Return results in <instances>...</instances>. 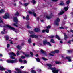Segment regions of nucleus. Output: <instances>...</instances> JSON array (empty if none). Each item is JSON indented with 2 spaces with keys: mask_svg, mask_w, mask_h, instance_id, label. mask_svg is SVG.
<instances>
[{
  "mask_svg": "<svg viewBox=\"0 0 73 73\" xmlns=\"http://www.w3.org/2000/svg\"><path fill=\"white\" fill-rule=\"evenodd\" d=\"M37 61H38V62H40V59H39V58H36Z\"/></svg>",
  "mask_w": 73,
  "mask_h": 73,
  "instance_id": "393cba45",
  "label": "nucleus"
},
{
  "mask_svg": "<svg viewBox=\"0 0 73 73\" xmlns=\"http://www.w3.org/2000/svg\"><path fill=\"white\" fill-rule=\"evenodd\" d=\"M34 31L35 32H40V29H38V28H35L34 29Z\"/></svg>",
  "mask_w": 73,
  "mask_h": 73,
  "instance_id": "9b49d317",
  "label": "nucleus"
},
{
  "mask_svg": "<svg viewBox=\"0 0 73 73\" xmlns=\"http://www.w3.org/2000/svg\"><path fill=\"white\" fill-rule=\"evenodd\" d=\"M55 64H61V62L59 61H56L55 62Z\"/></svg>",
  "mask_w": 73,
  "mask_h": 73,
  "instance_id": "bb28decb",
  "label": "nucleus"
},
{
  "mask_svg": "<svg viewBox=\"0 0 73 73\" xmlns=\"http://www.w3.org/2000/svg\"><path fill=\"white\" fill-rule=\"evenodd\" d=\"M29 4V3H25L24 4V5L25 6H27V5H28Z\"/></svg>",
  "mask_w": 73,
  "mask_h": 73,
  "instance_id": "f704fd0d",
  "label": "nucleus"
},
{
  "mask_svg": "<svg viewBox=\"0 0 73 73\" xmlns=\"http://www.w3.org/2000/svg\"><path fill=\"white\" fill-rule=\"evenodd\" d=\"M19 61L20 62H23V60L21 59H19Z\"/></svg>",
  "mask_w": 73,
  "mask_h": 73,
  "instance_id": "a19ab883",
  "label": "nucleus"
},
{
  "mask_svg": "<svg viewBox=\"0 0 73 73\" xmlns=\"http://www.w3.org/2000/svg\"><path fill=\"white\" fill-rule=\"evenodd\" d=\"M5 11L4 9H1L0 10V13H2L4 12Z\"/></svg>",
  "mask_w": 73,
  "mask_h": 73,
  "instance_id": "4be33fe9",
  "label": "nucleus"
},
{
  "mask_svg": "<svg viewBox=\"0 0 73 73\" xmlns=\"http://www.w3.org/2000/svg\"><path fill=\"white\" fill-rule=\"evenodd\" d=\"M25 56L26 57H29L30 56L29 54H25Z\"/></svg>",
  "mask_w": 73,
  "mask_h": 73,
  "instance_id": "79ce46f5",
  "label": "nucleus"
},
{
  "mask_svg": "<svg viewBox=\"0 0 73 73\" xmlns=\"http://www.w3.org/2000/svg\"><path fill=\"white\" fill-rule=\"evenodd\" d=\"M14 6H16V3H14Z\"/></svg>",
  "mask_w": 73,
  "mask_h": 73,
  "instance_id": "0e129e2a",
  "label": "nucleus"
},
{
  "mask_svg": "<svg viewBox=\"0 0 73 73\" xmlns=\"http://www.w3.org/2000/svg\"><path fill=\"white\" fill-rule=\"evenodd\" d=\"M1 33L2 34H5V33H4V32H3V31L1 32Z\"/></svg>",
  "mask_w": 73,
  "mask_h": 73,
  "instance_id": "6e6d98bb",
  "label": "nucleus"
},
{
  "mask_svg": "<svg viewBox=\"0 0 73 73\" xmlns=\"http://www.w3.org/2000/svg\"><path fill=\"white\" fill-rule=\"evenodd\" d=\"M47 65L48 67V69H50L52 71L53 73H58V72L60 71V70L57 69L56 68H52V65L51 64H47Z\"/></svg>",
  "mask_w": 73,
  "mask_h": 73,
  "instance_id": "f03ea898",
  "label": "nucleus"
},
{
  "mask_svg": "<svg viewBox=\"0 0 73 73\" xmlns=\"http://www.w3.org/2000/svg\"><path fill=\"white\" fill-rule=\"evenodd\" d=\"M19 15V13L18 12H17L14 15V16H18Z\"/></svg>",
  "mask_w": 73,
  "mask_h": 73,
  "instance_id": "aec40b11",
  "label": "nucleus"
},
{
  "mask_svg": "<svg viewBox=\"0 0 73 73\" xmlns=\"http://www.w3.org/2000/svg\"><path fill=\"white\" fill-rule=\"evenodd\" d=\"M7 63H11L12 64H13V63L17 62V59H16L15 60H7Z\"/></svg>",
  "mask_w": 73,
  "mask_h": 73,
  "instance_id": "20e7f679",
  "label": "nucleus"
},
{
  "mask_svg": "<svg viewBox=\"0 0 73 73\" xmlns=\"http://www.w3.org/2000/svg\"><path fill=\"white\" fill-rule=\"evenodd\" d=\"M3 56V55L1 54H0V56L2 57Z\"/></svg>",
  "mask_w": 73,
  "mask_h": 73,
  "instance_id": "e2e57ef3",
  "label": "nucleus"
},
{
  "mask_svg": "<svg viewBox=\"0 0 73 73\" xmlns=\"http://www.w3.org/2000/svg\"><path fill=\"white\" fill-rule=\"evenodd\" d=\"M50 27H51V26H48L47 27V29L50 28Z\"/></svg>",
  "mask_w": 73,
  "mask_h": 73,
  "instance_id": "a18cd8bd",
  "label": "nucleus"
},
{
  "mask_svg": "<svg viewBox=\"0 0 73 73\" xmlns=\"http://www.w3.org/2000/svg\"><path fill=\"white\" fill-rule=\"evenodd\" d=\"M50 42L52 43H54L55 42L54 41V40L53 39H51L50 40Z\"/></svg>",
  "mask_w": 73,
  "mask_h": 73,
  "instance_id": "a878e982",
  "label": "nucleus"
},
{
  "mask_svg": "<svg viewBox=\"0 0 73 73\" xmlns=\"http://www.w3.org/2000/svg\"><path fill=\"white\" fill-rule=\"evenodd\" d=\"M60 5H64V3L62 2L60 3Z\"/></svg>",
  "mask_w": 73,
  "mask_h": 73,
  "instance_id": "e433bc0d",
  "label": "nucleus"
},
{
  "mask_svg": "<svg viewBox=\"0 0 73 73\" xmlns=\"http://www.w3.org/2000/svg\"><path fill=\"white\" fill-rule=\"evenodd\" d=\"M64 9L65 11H66L68 9V7H64Z\"/></svg>",
  "mask_w": 73,
  "mask_h": 73,
  "instance_id": "cd10ccee",
  "label": "nucleus"
},
{
  "mask_svg": "<svg viewBox=\"0 0 73 73\" xmlns=\"http://www.w3.org/2000/svg\"><path fill=\"white\" fill-rule=\"evenodd\" d=\"M49 55H50V56H54V55H53L52 54H49Z\"/></svg>",
  "mask_w": 73,
  "mask_h": 73,
  "instance_id": "4d7b16f0",
  "label": "nucleus"
},
{
  "mask_svg": "<svg viewBox=\"0 0 73 73\" xmlns=\"http://www.w3.org/2000/svg\"><path fill=\"white\" fill-rule=\"evenodd\" d=\"M1 5H2V6H3V5H3V4L2 3V2H1L0 3V6Z\"/></svg>",
  "mask_w": 73,
  "mask_h": 73,
  "instance_id": "09e8293b",
  "label": "nucleus"
},
{
  "mask_svg": "<svg viewBox=\"0 0 73 73\" xmlns=\"http://www.w3.org/2000/svg\"><path fill=\"white\" fill-rule=\"evenodd\" d=\"M7 71L9 73H11V71L10 70H8Z\"/></svg>",
  "mask_w": 73,
  "mask_h": 73,
  "instance_id": "3c124183",
  "label": "nucleus"
},
{
  "mask_svg": "<svg viewBox=\"0 0 73 73\" xmlns=\"http://www.w3.org/2000/svg\"><path fill=\"white\" fill-rule=\"evenodd\" d=\"M54 37V36L52 35L50 37L51 38H53Z\"/></svg>",
  "mask_w": 73,
  "mask_h": 73,
  "instance_id": "864d4df0",
  "label": "nucleus"
},
{
  "mask_svg": "<svg viewBox=\"0 0 73 73\" xmlns=\"http://www.w3.org/2000/svg\"><path fill=\"white\" fill-rule=\"evenodd\" d=\"M26 19L27 20H29V16H28V15L26 17Z\"/></svg>",
  "mask_w": 73,
  "mask_h": 73,
  "instance_id": "c756f323",
  "label": "nucleus"
},
{
  "mask_svg": "<svg viewBox=\"0 0 73 73\" xmlns=\"http://www.w3.org/2000/svg\"><path fill=\"white\" fill-rule=\"evenodd\" d=\"M27 62L26 60H24V62L23 64H27Z\"/></svg>",
  "mask_w": 73,
  "mask_h": 73,
  "instance_id": "ea45409f",
  "label": "nucleus"
},
{
  "mask_svg": "<svg viewBox=\"0 0 73 73\" xmlns=\"http://www.w3.org/2000/svg\"><path fill=\"white\" fill-rule=\"evenodd\" d=\"M5 68L3 67L0 66V70L3 71V70H5Z\"/></svg>",
  "mask_w": 73,
  "mask_h": 73,
  "instance_id": "2eb2a0df",
  "label": "nucleus"
},
{
  "mask_svg": "<svg viewBox=\"0 0 73 73\" xmlns=\"http://www.w3.org/2000/svg\"><path fill=\"white\" fill-rule=\"evenodd\" d=\"M72 51L73 50H68V53H71V52H72Z\"/></svg>",
  "mask_w": 73,
  "mask_h": 73,
  "instance_id": "58836bf2",
  "label": "nucleus"
},
{
  "mask_svg": "<svg viewBox=\"0 0 73 73\" xmlns=\"http://www.w3.org/2000/svg\"><path fill=\"white\" fill-rule=\"evenodd\" d=\"M38 71H39V72H41V69L38 70Z\"/></svg>",
  "mask_w": 73,
  "mask_h": 73,
  "instance_id": "052dcab7",
  "label": "nucleus"
},
{
  "mask_svg": "<svg viewBox=\"0 0 73 73\" xmlns=\"http://www.w3.org/2000/svg\"><path fill=\"white\" fill-rule=\"evenodd\" d=\"M32 2L33 4H36V1L34 0H33Z\"/></svg>",
  "mask_w": 73,
  "mask_h": 73,
  "instance_id": "c85d7f7f",
  "label": "nucleus"
},
{
  "mask_svg": "<svg viewBox=\"0 0 73 73\" xmlns=\"http://www.w3.org/2000/svg\"><path fill=\"white\" fill-rule=\"evenodd\" d=\"M67 42L69 44H70V41H69Z\"/></svg>",
  "mask_w": 73,
  "mask_h": 73,
  "instance_id": "bf43d9fd",
  "label": "nucleus"
},
{
  "mask_svg": "<svg viewBox=\"0 0 73 73\" xmlns=\"http://www.w3.org/2000/svg\"><path fill=\"white\" fill-rule=\"evenodd\" d=\"M41 22H44V21L43 20H41Z\"/></svg>",
  "mask_w": 73,
  "mask_h": 73,
  "instance_id": "338daca9",
  "label": "nucleus"
},
{
  "mask_svg": "<svg viewBox=\"0 0 73 73\" xmlns=\"http://www.w3.org/2000/svg\"><path fill=\"white\" fill-rule=\"evenodd\" d=\"M20 68L21 69H23V68H24V66H21Z\"/></svg>",
  "mask_w": 73,
  "mask_h": 73,
  "instance_id": "de8ad7c7",
  "label": "nucleus"
},
{
  "mask_svg": "<svg viewBox=\"0 0 73 73\" xmlns=\"http://www.w3.org/2000/svg\"><path fill=\"white\" fill-rule=\"evenodd\" d=\"M59 52V50H55L54 51H52L51 52L52 54H55V53H58Z\"/></svg>",
  "mask_w": 73,
  "mask_h": 73,
  "instance_id": "ddd939ff",
  "label": "nucleus"
},
{
  "mask_svg": "<svg viewBox=\"0 0 73 73\" xmlns=\"http://www.w3.org/2000/svg\"><path fill=\"white\" fill-rule=\"evenodd\" d=\"M64 13V11H61V12L58 14V15H62Z\"/></svg>",
  "mask_w": 73,
  "mask_h": 73,
  "instance_id": "5701e85b",
  "label": "nucleus"
},
{
  "mask_svg": "<svg viewBox=\"0 0 73 73\" xmlns=\"http://www.w3.org/2000/svg\"><path fill=\"white\" fill-rule=\"evenodd\" d=\"M16 54L17 56H19V55H20V53L19 51H18L16 53Z\"/></svg>",
  "mask_w": 73,
  "mask_h": 73,
  "instance_id": "4c0bfd02",
  "label": "nucleus"
},
{
  "mask_svg": "<svg viewBox=\"0 0 73 73\" xmlns=\"http://www.w3.org/2000/svg\"><path fill=\"white\" fill-rule=\"evenodd\" d=\"M60 29H64V27H59Z\"/></svg>",
  "mask_w": 73,
  "mask_h": 73,
  "instance_id": "13d9d810",
  "label": "nucleus"
},
{
  "mask_svg": "<svg viewBox=\"0 0 73 73\" xmlns=\"http://www.w3.org/2000/svg\"><path fill=\"white\" fill-rule=\"evenodd\" d=\"M15 70L16 71H17V73H22V72H21V71L20 70V69L18 68H15Z\"/></svg>",
  "mask_w": 73,
  "mask_h": 73,
  "instance_id": "4468645a",
  "label": "nucleus"
},
{
  "mask_svg": "<svg viewBox=\"0 0 73 73\" xmlns=\"http://www.w3.org/2000/svg\"><path fill=\"white\" fill-rule=\"evenodd\" d=\"M71 32H72L73 33V31L72 30H71L70 31Z\"/></svg>",
  "mask_w": 73,
  "mask_h": 73,
  "instance_id": "774afa93",
  "label": "nucleus"
},
{
  "mask_svg": "<svg viewBox=\"0 0 73 73\" xmlns=\"http://www.w3.org/2000/svg\"><path fill=\"white\" fill-rule=\"evenodd\" d=\"M60 19L59 18H57L54 23L56 25H59V22H60Z\"/></svg>",
  "mask_w": 73,
  "mask_h": 73,
  "instance_id": "423d86ee",
  "label": "nucleus"
},
{
  "mask_svg": "<svg viewBox=\"0 0 73 73\" xmlns=\"http://www.w3.org/2000/svg\"><path fill=\"white\" fill-rule=\"evenodd\" d=\"M65 59H67L68 60V61L69 62H70L71 61H72V60H71V59H70V57L67 56L66 58H64Z\"/></svg>",
  "mask_w": 73,
  "mask_h": 73,
  "instance_id": "f8f14e48",
  "label": "nucleus"
},
{
  "mask_svg": "<svg viewBox=\"0 0 73 73\" xmlns=\"http://www.w3.org/2000/svg\"><path fill=\"white\" fill-rule=\"evenodd\" d=\"M14 23H13L12 25L14 26H15L16 27H19L21 29H23V27H22V26L20 25H17L18 24V23H19V21H18V19L17 17H14Z\"/></svg>",
  "mask_w": 73,
  "mask_h": 73,
  "instance_id": "7ed1b4c3",
  "label": "nucleus"
},
{
  "mask_svg": "<svg viewBox=\"0 0 73 73\" xmlns=\"http://www.w3.org/2000/svg\"><path fill=\"white\" fill-rule=\"evenodd\" d=\"M49 30L48 29H47L46 30H44L42 31V32L43 33H44V32H46L47 33H49Z\"/></svg>",
  "mask_w": 73,
  "mask_h": 73,
  "instance_id": "dca6fc26",
  "label": "nucleus"
},
{
  "mask_svg": "<svg viewBox=\"0 0 73 73\" xmlns=\"http://www.w3.org/2000/svg\"><path fill=\"white\" fill-rule=\"evenodd\" d=\"M4 38L5 39H6V40H9V37L7 35L5 36Z\"/></svg>",
  "mask_w": 73,
  "mask_h": 73,
  "instance_id": "412c9836",
  "label": "nucleus"
},
{
  "mask_svg": "<svg viewBox=\"0 0 73 73\" xmlns=\"http://www.w3.org/2000/svg\"><path fill=\"white\" fill-rule=\"evenodd\" d=\"M17 47L18 49H21V47L19 46H17Z\"/></svg>",
  "mask_w": 73,
  "mask_h": 73,
  "instance_id": "7c9ffc66",
  "label": "nucleus"
},
{
  "mask_svg": "<svg viewBox=\"0 0 73 73\" xmlns=\"http://www.w3.org/2000/svg\"><path fill=\"white\" fill-rule=\"evenodd\" d=\"M9 46H10V45H9V44H7V48H9Z\"/></svg>",
  "mask_w": 73,
  "mask_h": 73,
  "instance_id": "8fccbe9b",
  "label": "nucleus"
},
{
  "mask_svg": "<svg viewBox=\"0 0 73 73\" xmlns=\"http://www.w3.org/2000/svg\"><path fill=\"white\" fill-rule=\"evenodd\" d=\"M9 15L8 13H6L5 14V16L3 17V18L4 19H8V18H9Z\"/></svg>",
  "mask_w": 73,
  "mask_h": 73,
  "instance_id": "6e6552de",
  "label": "nucleus"
},
{
  "mask_svg": "<svg viewBox=\"0 0 73 73\" xmlns=\"http://www.w3.org/2000/svg\"><path fill=\"white\" fill-rule=\"evenodd\" d=\"M30 37H32V38H38V36L34 34L31 35L30 36Z\"/></svg>",
  "mask_w": 73,
  "mask_h": 73,
  "instance_id": "9d476101",
  "label": "nucleus"
},
{
  "mask_svg": "<svg viewBox=\"0 0 73 73\" xmlns=\"http://www.w3.org/2000/svg\"><path fill=\"white\" fill-rule=\"evenodd\" d=\"M55 37L56 38L58 39V40H60V37H59V36H58L57 35H56V36Z\"/></svg>",
  "mask_w": 73,
  "mask_h": 73,
  "instance_id": "b1692460",
  "label": "nucleus"
},
{
  "mask_svg": "<svg viewBox=\"0 0 73 73\" xmlns=\"http://www.w3.org/2000/svg\"><path fill=\"white\" fill-rule=\"evenodd\" d=\"M46 44H47V45H49V46H52L51 44L49 42H47V41L45 40V41H43L44 45H46Z\"/></svg>",
  "mask_w": 73,
  "mask_h": 73,
  "instance_id": "0eeeda50",
  "label": "nucleus"
},
{
  "mask_svg": "<svg viewBox=\"0 0 73 73\" xmlns=\"http://www.w3.org/2000/svg\"><path fill=\"white\" fill-rule=\"evenodd\" d=\"M52 1H57L58 0H52Z\"/></svg>",
  "mask_w": 73,
  "mask_h": 73,
  "instance_id": "5fc2aeb1",
  "label": "nucleus"
},
{
  "mask_svg": "<svg viewBox=\"0 0 73 73\" xmlns=\"http://www.w3.org/2000/svg\"><path fill=\"white\" fill-rule=\"evenodd\" d=\"M29 22H27L26 24V27L27 28H31V27L29 26Z\"/></svg>",
  "mask_w": 73,
  "mask_h": 73,
  "instance_id": "a211bd4d",
  "label": "nucleus"
},
{
  "mask_svg": "<svg viewBox=\"0 0 73 73\" xmlns=\"http://www.w3.org/2000/svg\"><path fill=\"white\" fill-rule=\"evenodd\" d=\"M30 54L31 55V56H33V53L32 52H30Z\"/></svg>",
  "mask_w": 73,
  "mask_h": 73,
  "instance_id": "49530a36",
  "label": "nucleus"
},
{
  "mask_svg": "<svg viewBox=\"0 0 73 73\" xmlns=\"http://www.w3.org/2000/svg\"><path fill=\"white\" fill-rule=\"evenodd\" d=\"M41 53H44V51H43L42 49L41 50Z\"/></svg>",
  "mask_w": 73,
  "mask_h": 73,
  "instance_id": "c03bdc74",
  "label": "nucleus"
},
{
  "mask_svg": "<svg viewBox=\"0 0 73 73\" xmlns=\"http://www.w3.org/2000/svg\"><path fill=\"white\" fill-rule=\"evenodd\" d=\"M0 27H3L4 29V28L6 29V28H8L10 29L13 30V31H14L15 32H16V33L19 32V31L18 30L16 29L13 27L10 26L9 25H4V24L3 23V21H2V19L1 17H0Z\"/></svg>",
  "mask_w": 73,
  "mask_h": 73,
  "instance_id": "f257e3e1",
  "label": "nucleus"
},
{
  "mask_svg": "<svg viewBox=\"0 0 73 73\" xmlns=\"http://www.w3.org/2000/svg\"><path fill=\"white\" fill-rule=\"evenodd\" d=\"M65 18H64V19H66L67 18L66 16V15H65Z\"/></svg>",
  "mask_w": 73,
  "mask_h": 73,
  "instance_id": "680f3d73",
  "label": "nucleus"
},
{
  "mask_svg": "<svg viewBox=\"0 0 73 73\" xmlns=\"http://www.w3.org/2000/svg\"><path fill=\"white\" fill-rule=\"evenodd\" d=\"M28 42H29V43H31L32 42V40H31V39H29L28 40Z\"/></svg>",
  "mask_w": 73,
  "mask_h": 73,
  "instance_id": "473e14b6",
  "label": "nucleus"
},
{
  "mask_svg": "<svg viewBox=\"0 0 73 73\" xmlns=\"http://www.w3.org/2000/svg\"><path fill=\"white\" fill-rule=\"evenodd\" d=\"M52 14H51V15H50V16H46V18H47V19H50L52 17Z\"/></svg>",
  "mask_w": 73,
  "mask_h": 73,
  "instance_id": "6ab92c4d",
  "label": "nucleus"
},
{
  "mask_svg": "<svg viewBox=\"0 0 73 73\" xmlns=\"http://www.w3.org/2000/svg\"><path fill=\"white\" fill-rule=\"evenodd\" d=\"M21 58H22L23 59L24 58H25V56H22Z\"/></svg>",
  "mask_w": 73,
  "mask_h": 73,
  "instance_id": "603ef678",
  "label": "nucleus"
},
{
  "mask_svg": "<svg viewBox=\"0 0 73 73\" xmlns=\"http://www.w3.org/2000/svg\"><path fill=\"white\" fill-rule=\"evenodd\" d=\"M69 3H70V1L69 0H68L66 2V3L67 4H69Z\"/></svg>",
  "mask_w": 73,
  "mask_h": 73,
  "instance_id": "37998d69",
  "label": "nucleus"
},
{
  "mask_svg": "<svg viewBox=\"0 0 73 73\" xmlns=\"http://www.w3.org/2000/svg\"><path fill=\"white\" fill-rule=\"evenodd\" d=\"M42 58L44 61H47V60H48V59L44 57H42Z\"/></svg>",
  "mask_w": 73,
  "mask_h": 73,
  "instance_id": "2f4dec72",
  "label": "nucleus"
},
{
  "mask_svg": "<svg viewBox=\"0 0 73 73\" xmlns=\"http://www.w3.org/2000/svg\"><path fill=\"white\" fill-rule=\"evenodd\" d=\"M29 14H32L34 16H36V14L33 11L32 12L31 11H29Z\"/></svg>",
  "mask_w": 73,
  "mask_h": 73,
  "instance_id": "1a4fd4ad",
  "label": "nucleus"
},
{
  "mask_svg": "<svg viewBox=\"0 0 73 73\" xmlns=\"http://www.w3.org/2000/svg\"><path fill=\"white\" fill-rule=\"evenodd\" d=\"M64 39L65 40H67V38H68V36L65 33H64Z\"/></svg>",
  "mask_w": 73,
  "mask_h": 73,
  "instance_id": "f3484780",
  "label": "nucleus"
},
{
  "mask_svg": "<svg viewBox=\"0 0 73 73\" xmlns=\"http://www.w3.org/2000/svg\"><path fill=\"white\" fill-rule=\"evenodd\" d=\"M23 19H25V17H23Z\"/></svg>",
  "mask_w": 73,
  "mask_h": 73,
  "instance_id": "69168bd1",
  "label": "nucleus"
},
{
  "mask_svg": "<svg viewBox=\"0 0 73 73\" xmlns=\"http://www.w3.org/2000/svg\"><path fill=\"white\" fill-rule=\"evenodd\" d=\"M31 73H36V71L35 70H32L31 71Z\"/></svg>",
  "mask_w": 73,
  "mask_h": 73,
  "instance_id": "72a5a7b5",
  "label": "nucleus"
},
{
  "mask_svg": "<svg viewBox=\"0 0 73 73\" xmlns=\"http://www.w3.org/2000/svg\"><path fill=\"white\" fill-rule=\"evenodd\" d=\"M29 32L30 34H33V31H29Z\"/></svg>",
  "mask_w": 73,
  "mask_h": 73,
  "instance_id": "c9c22d12",
  "label": "nucleus"
},
{
  "mask_svg": "<svg viewBox=\"0 0 73 73\" xmlns=\"http://www.w3.org/2000/svg\"><path fill=\"white\" fill-rule=\"evenodd\" d=\"M9 55H10L11 56L10 58H11V59H12L13 60L14 59H15V58L13 56H16V54H15V53L13 52H11V53H9Z\"/></svg>",
  "mask_w": 73,
  "mask_h": 73,
  "instance_id": "39448f33",
  "label": "nucleus"
}]
</instances>
